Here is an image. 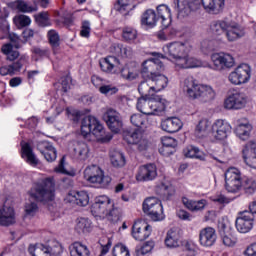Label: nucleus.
Wrapping results in <instances>:
<instances>
[{
	"label": "nucleus",
	"mask_w": 256,
	"mask_h": 256,
	"mask_svg": "<svg viewBox=\"0 0 256 256\" xmlns=\"http://www.w3.org/2000/svg\"><path fill=\"white\" fill-rule=\"evenodd\" d=\"M251 131H253V126L249 123L239 124L235 128L236 135L241 138L243 141L249 139V135H251Z\"/></svg>",
	"instance_id": "nucleus-46"
},
{
	"label": "nucleus",
	"mask_w": 256,
	"mask_h": 256,
	"mask_svg": "<svg viewBox=\"0 0 256 256\" xmlns=\"http://www.w3.org/2000/svg\"><path fill=\"white\" fill-rule=\"evenodd\" d=\"M162 147H176L177 148V140L173 137L164 136L161 138Z\"/></svg>",
	"instance_id": "nucleus-62"
},
{
	"label": "nucleus",
	"mask_w": 256,
	"mask_h": 256,
	"mask_svg": "<svg viewBox=\"0 0 256 256\" xmlns=\"http://www.w3.org/2000/svg\"><path fill=\"white\" fill-rule=\"evenodd\" d=\"M157 13L153 9L146 10L141 18V24L146 25V27H155L157 25Z\"/></svg>",
	"instance_id": "nucleus-38"
},
{
	"label": "nucleus",
	"mask_w": 256,
	"mask_h": 256,
	"mask_svg": "<svg viewBox=\"0 0 256 256\" xmlns=\"http://www.w3.org/2000/svg\"><path fill=\"white\" fill-rule=\"evenodd\" d=\"M93 229V223L89 218H78L76 220L75 231L81 235V233H91Z\"/></svg>",
	"instance_id": "nucleus-40"
},
{
	"label": "nucleus",
	"mask_w": 256,
	"mask_h": 256,
	"mask_svg": "<svg viewBox=\"0 0 256 256\" xmlns=\"http://www.w3.org/2000/svg\"><path fill=\"white\" fill-rule=\"evenodd\" d=\"M115 63H119V60L115 56H108L100 61V69L104 73H111L115 67Z\"/></svg>",
	"instance_id": "nucleus-42"
},
{
	"label": "nucleus",
	"mask_w": 256,
	"mask_h": 256,
	"mask_svg": "<svg viewBox=\"0 0 256 256\" xmlns=\"http://www.w3.org/2000/svg\"><path fill=\"white\" fill-rule=\"evenodd\" d=\"M181 69H193L195 67H201V62L193 57H188L187 54L180 59L177 63Z\"/></svg>",
	"instance_id": "nucleus-41"
},
{
	"label": "nucleus",
	"mask_w": 256,
	"mask_h": 256,
	"mask_svg": "<svg viewBox=\"0 0 256 256\" xmlns=\"http://www.w3.org/2000/svg\"><path fill=\"white\" fill-rule=\"evenodd\" d=\"M155 177H157V166L155 164L141 166L136 175L137 181H153Z\"/></svg>",
	"instance_id": "nucleus-26"
},
{
	"label": "nucleus",
	"mask_w": 256,
	"mask_h": 256,
	"mask_svg": "<svg viewBox=\"0 0 256 256\" xmlns=\"http://www.w3.org/2000/svg\"><path fill=\"white\" fill-rule=\"evenodd\" d=\"M251 79V67L248 64H240L228 76V81L232 85H243Z\"/></svg>",
	"instance_id": "nucleus-9"
},
{
	"label": "nucleus",
	"mask_w": 256,
	"mask_h": 256,
	"mask_svg": "<svg viewBox=\"0 0 256 256\" xmlns=\"http://www.w3.org/2000/svg\"><path fill=\"white\" fill-rule=\"evenodd\" d=\"M212 62L217 71H223V69H231L235 66V58L231 54L227 53H215L211 56Z\"/></svg>",
	"instance_id": "nucleus-17"
},
{
	"label": "nucleus",
	"mask_w": 256,
	"mask_h": 256,
	"mask_svg": "<svg viewBox=\"0 0 256 256\" xmlns=\"http://www.w3.org/2000/svg\"><path fill=\"white\" fill-rule=\"evenodd\" d=\"M176 149V147L162 146L159 149V153L164 155V157H169V155H173V153H175Z\"/></svg>",
	"instance_id": "nucleus-64"
},
{
	"label": "nucleus",
	"mask_w": 256,
	"mask_h": 256,
	"mask_svg": "<svg viewBox=\"0 0 256 256\" xmlns=\"http://www.w3.org/2000/svg\"><path fill=\"white\" fill-rule=\"evenodd\" d=\"M242 158L248 167L256 169V141H250L244 145Z\"/></svg>",
	"instance_id": "nucleus-20"
},
{
	"label": "nucleus",
	"mask_w": 256,
	"mask_h": 256,
	"mask_svg": "<svg viewBox=\"0 0 256 256\" xmlns=\"http://www.w3.org/2000/svg\"><path fill=\"white\" fill-rule=\"evenodd\" d=\"M122 37L126 41H135V39H137V30L132 27H124L122 30Z\"/></svg>",
	"instance_id": "nucleus-54"
},
{
	"label": "nucleus",
	"mask_w": 256,
	"mask_h": 256,
	"mask_svg": "<svg viewBox=\"0 0 256 256\" xmlns=\"http://www.w3.org/2000/svg\"><path fill=\"white\" fill-rule=\"evenodd\" d=\"M210 29L216 37L225 35L228 41H237L245 35L239 24L227 20H218L211 23Z\"/></svg>",
	"instance_id": "nucleus-4"
},
{
	"label": "nucleus",
	"mask_w": 256,
	"mask_h": 256,
	"mask_svg": "<svg viewBox=\"0 0 256 256\" xmlns=\"http://www.w3.org/2000/svg\"><path fill=\"white\" fill-rule=\"evenodd\" d=\"M10 45L15 49H21L23 45H25V41H23L19 36L15 33L9 34Z\"/></svg>",
	"instance_id": "nucleus-58"
},
{
	"label": "nucleus",
	"mask_w": 256,
	"mask_h": 256,
	"mask_svg": "<svg viewBox=\"0 0 256 256\" xmlns=\"http://www.w3.org/2000/svg\"><path fill=\"white\" fill-rule=\"evenodd\" d=\"M115 9L119 11V13H122V15H129V11H133L135 6L131 5V0H117Z\"/></svg>",
	"instance_id": "nucleus-48"
},
{
	"label": "nucleus",
	"mask_w": 256,
	"mask_h": 256,
	"mask_svg": "<svg viewBox=\"0 0 256 256\" xmlns=\"http://www.w3.org/2000/svg\"><path fill=\"white\" fill-rule=\"evenodd\" d=\"M84 179L100 189H107L111 185V177L105 176L103 170L97 165L86 167L84 170Z\"/></svg>",
	"instance_id": "nucleus-6"
},
{
	"label": "nucleus",
	"mask_w": 256,
	"mask_h": 256,
	"mask_svg": "<svg viewBox=\"0 0 256 256\" xmlns=\"http://www.w3.org/2000/svg\"><path fill=\"white\" fill-rule=\"evenodd\" d=\"M65 201L79 207H87L89 205V194L85 191H72L66 196Z\"/></svg>",
	"instance_id": "nucleus-25"
},
{
	"label": "nucleus",
	"mask_w": 256,
	"mask_h": 256,
	"mask_svg": "<svg viewBox=\"0 0 256 256\" xmlns=\"http://www.w3.org/2000/svg\"><path fill=\"white\" fill-rule=\"evenodd\" d=\"M36 149L43 155L48 163H53V161L57 159V149L48 141L38 142Z\"/></svg>",
	"instance_id": "nucleus-22"
},
{
	"label": "nucleus",
	"mask_w": 256,
	"mask_h": 256,
	"mask_svg": "<svg viewBox=\"0 0 256 256\" xmlns=\"http://www.w3.org/2000/svg\"><path fill=\"white\" fill-rule=\"evenodd\" d=\"M241 172L237 168H230L225 173V187L228 193H237L241 190Z\"/></svg>",
	"instance_id": "nucleus-10"
},
{
	"label": "nucleus",
	"mask_w": 256,
	"mask_h": 256,
	"mask_svg": "<svg viewBox=\"0 0 256 256\" xmlns=\"http://www.w3.org/2000/svg\"><path fill=\"white\" fill-rule=\"evenodd\" d=\"M48 39L49 43L52 47V49H59V45H61L60 38H59V33L55 30H50L48 31Z\"/></svg>",
	"instance_id": "nucleus-53"
},
{
	"label": "nucleus",
	"mask_w": 256,
	"mask_h": 256,
	"mask_svg": "<svg viewBox=\"0 0 256 256\" xmlns=\"http://www.w3.org/2000/svg\"><path fill=\"white\" fill-rule=\"evenodd\" d=\"M155 192L163 201H169L175 195V187L162 183L156 187Z\"/></svg>",
	"instance_id": "nucleus-34"
},
{
	"label": "nucleus",
	"mask_w": 256,
	"mask_h": 256,
	"mask_svg": "<svg viewBox=\"0 0 256 256\" xmlns=\"http://www.w3.org/2000/svg\"><path fill=\"white\" fill-rule=\"evenodd\" d=\"M112 204L111 199L106 195L98 196L94 199V203L92 204V213H95V215H107Z\"/></svg>",
	"instance_id": "nucleus-19"
},
{
	"label": "nucleus",
	"mask_w": 256,
	"mask_h": 256,
	"mask_svg": "<svg viewBox=\"0 0 256 256\" xmlns=\"http://www.w3.org/2000/svg\"><path fill=\"white\" fill-rule=\"evenodd\" d=\"M123 139L128 143V145H135L143 139V133L139 129L124 130Z\"/></svg>",
	"instance_id": "nucleus-35"
},
{
	"label": "nucleus",
	"mask_w": 256,
	"mask_h": 256,
	"mask_svg": "<svg viewBox=\"0 0 256 256\" xmlns=\"http://www.w3.org/2000/svg\"><path fill=\"white\" fill-rule=\"evenodd\" d=\"M94 135L99 143H109L113 139V135L105 133L103 124L93 116L83 118L81 123V134L87 137L89 134Z\"/></svg>",
	"instance_id": "nucleus-3"
},
{
	"label": "nucleus",
	"mask_w": 256,
	"mask_h": 256,
	"mask_svg": "<svg viewBox=\"0 0 256 256\" xmlns=\"http://www.w3.org/2000/svg\"><path fill=\"white\" fill-rule=\"evenodd\" d=\"M0 225L2 227H10L15 225V210L13 207L4 206L0 209Z\"/></svg>",
	"instance_id": "nucleus-32"
},
{
	"label": "nucleus",
	"mask_w": 256,
	"mask_h": 256,
	"mask_svg": "<svg viewBox=\"0 0 256 256\" xmlns=\"http://www.w3.org/2000/svg\"><path fill=\"white\" fill-rule=\"evenodd\" d=\"M71 153L77 161H87L89 159V146L85 142L75 141L72 143Z\"/></svg>",
	"instance_id": "nucleus-24"
},
{
	"label": "nucleus",
	"mask_w": 256,
	"mask_h": 256,
	"mask_svg": "<svg viewBox=\"0 0 256 256\" xmlns=\"http://www.w3.org/2000/svg\"><path fill=\"white\" fill-rule=\"evenodd\" d=\"M28 59L29 58H27V56L23 55L16 62L8 66H2L0 68V75L3 77H5V75H15V73L21 71L23 65L27 63Z\"/></svg>",
	"instance_id": "nucleus-27"
},
{
	"label": "nucleus",
	"mask_w": 256,
	"mask_h": 256,
	"mask_svg": "<svg viewBox=\"0 0 256 256\" xmlns=\"http://www.w3.org/2000/svg\"><path fill=\"white\" fill-rule=\"evenodd\" d=\"M167 101L159 96L140 97L136 107L143 115H159L167 109Z\"/></svg>",
	"instance_id": "nucleus-5"
},
{
	"label": "nucleus",
	"mask_w": 256,
	"mask_h": 256,
	"mask_svg": "<svg viewBox=\"0 0 256 256\" xmlns=\"http://www.w3.org/2000/svg\"><path fill=\"white\" fill-rule=\"evenodd\" d=\"M161 127L166 133H177L181 131L183 122L178 117H170L161 122Z\"/></svg>",
	"instance_id": "nucleus-31"
},
{
	"label": "nucleus",
	"mask_w": 256,
	"mask_h": 256,
	"mask_svg": "<svg viewBox=\"0 0 256 256\" xmlns=\"http://www.w3.org/2000/svg\"><path fill=\"white\" fill-rule=\"evenodd\" d=\"M231 133V125L225 120L218 119L212 125V135L216 141H225Z\"/></svg>",
	"instance_id": "nucleus-18"
},
{
	"label": "nucleus",
	"mask_w": 256,
	"mask_h": 256,
	"mask_svg": "<svg viewBox=\"0 0 256 256\" xmlns=\"http://www.w3.org/2000/svg\"><path fill=\"white\" fill-rule=\"evenodd\" d=\"M39 211V206L35 202L25 204V213L27 217H35Z\"/></svg>",
	"instance_id": "nucleus-55"
},
{
	"label": "nucleus",
	"mask_w": 256,
	"mask_h": 256,
	"mask_svg": "<svg viewBox=\"0 0 256 256\" xmlns=\"http://www.w3.org/2000/svg\"><path fill=\"white\" fill-rule=\"evenodd\" d=\"M163 69V62L159 58H151L142 63L141 76L151 80Z\"/></svg>",
	"instance_id": "nucleus-11"
},
{
	"label": "nucleus",
	"mask_w": 256,
	"mask_h": 256,
	"mask_svg": "<svg viewBox=\"0 0 256 256\" xmlns=\"http://www.w3.org/2000/svg\"><path fill=\"white\" fill-rule=\"evenodd\" d=\"M241 189L244 190L246 195H253L256 191V181L253 178H246L242 182Z\"/></svg>",
	"instance_id": "nucleus-49"
},
{
	"label": "nucleus",
	"mask_w": 256,
	"mask_h": 256,
	"mask_svg": "<svg viewBox=\"0 0 256 256\" xmlns=\"http://www.w3.org/2000/svg\"><path fill=\"white\" fill-rule=\"evenodd\" d=\"M35 22L39 27H49L51 22L49 21V13L40 12L34 16Z\"/></svg>",
	"instance_id": "nucleus-51"
},
{
	"label": "nucleus",
	"mask_w": 256,
	"mask_h": 256,
	"mask_svg": "<svg viewBox=\"0 0 256 256\" xmlns=\"http://www.w3.org/2000/svg\"><path fill=\"white\" fill-rule=\"evenodd\" d=\"M181 242V233H179V230L175 228L168 230L164 240L166 247L176 249V247H180Z\"/></svg>",
	"instance_id": "nucleus-33"
},
{
	"label": "nucleus",
	"mask_w": 256,
	"mask_h": 256,
	"mask_svg": "<svg viewBox=\"0 0 256 256\" xmlns=\"http://www.w3.org/2000/svg\"><path fill=\"white\" fill-rule=\"evenodd\" d=\"M143 212L151 221H163L165 213H163V204L156 197L146 198L142 204Z\"/></svg>",
	"instance_id": "nucleus-7"
},
{
	"label": "nucleus",
	"mask_w": 256,
	"mask_h": 256,
	"mask_svg": "<svg viewBox=\"0 0 256 256\" xmlns=\"http://www.w3.org/2000/svg\"><path fill=\"white\" fill-rule=\"evenodd\" d=\"M173 5L178 19H185L191 15V11H197L201 7V0H174Z\"/></svg>",
	"instance_id": "nucleus-8"
},
{
	"label": "nucleus",
	"mask_w": 256,
	"mask_h": 256,
	"mask_svg": "<svg viewBox=\"0 0 256 256\" xmlns=\"http://www.w3.org/2000/svg\"><path fill=\"white\" fill-rule=\"evenodd\" d=\"M103 120L112 131V133H119L123 128V118L117 110L109 108L103 115Z\"/></svg>",
	"instance_id": "nucleus-12"
},
{
	"label": "nucleus",
	"mask_w": 256,
	"mask_h": 256,
	"mask_svg": "<svg viewBox=\"0 0 256 256\" xmlns=\"http://www.w3.org/2000/svg\"><path fill=\"white\" fill-rule=\"evenodd\" d=\"M99 91L102 95H115L119 91V88L113 85H103L99 87Z\"/></svg>",
	"instance_id": "nucleus-60"
},
{
	"label": "nucleus",
	"mask_w": 256,
	"mask_h": 256,
	"mask_svg": "<svg viewBox=\"0 0 256 256\" xmlns=\"http://www.w3.org/2000/svg\"><path fill=\"white\" fill-rule=\"evenodd\" d=\"M147 118H145V114H133L130 117V122L134 127L140 128L142 125H145V121Z\"/></svg>",
	"instance_id": "nucleus-57"
},
{
	"label": "nucleus",
	"mask_w": 256,
	"mask_h": 256,
	"mask_svg": "<svg viewBox=\"0 0 256 256\" xmlns=\"http://www.w3.org/2000/svg\"><path fill=\"white\" fill-rule=\"evenodd\" d=\"M157 37L160 41H169V39L177 37V29L169 26H162V30L158 32Z\"/></svg>",
	"instance_id": "nucleus-44"
},
{
	"label": "nucleus",
	"mask_w": 256,
	"mask_h": 256,
	"mask_svg": "<svg viewBox=\"0 0 256 256\" xmlns=\"http://www.w3.org/2000/svg\"><path fill=\"white\" fill-rule=\"evenodd\" d=\"M163 52L171 59H175L177 65L187 55V46L182 42H172L163 47Z\"/></svg>",
	"instance_id": "nucleus-14"
},
{
	"label": "nucleus",
	"mask_w": 256,
	"mask_h": 256,
	"mask_svg": "<svg viewBox=\"0 0 256 256\" xmlns=\"http://www.w3.org/2000/svg\"><path fill=\"white\" fill-rule=\"evenodd\" d=\"M199 243L202 247H213L217 243V232L213 227H206L199 232Z\"/></svg>",
	"instance_id": "nucleus-21"
},
{
	"label": "nucleus",
	"mask_w": 256,
	"mask_h": 256,
	"mask_svg": "<svg viewBox=\"0 0 256 256\" xmlns=\"http://www.w3.org/2000/svg\"><path fill=\"white\" fill-rule=\"evenodd\" d=\"M120 75L123 79H127L128 81H133V79H135V74L129 70V67H123L120 70Z\"/></svg>",
	"instance_id": "nucleus-63"
},
{
	"label": "nucleus",
	"mask_w": 256,
	"mask_h": 256,
	"mask_svg": "<svg viewBox=\"0 0 256 256\" xmlns=\"http://www.w3.org/2000/svg\"><path fill=\"white\" fill-rule=\"evenodd\" d=\"M153 251V242H146L143 246L136 249V256H145Z\"/></svg>",
	"instance_id": "nucleus-59"
},
{
	"label": "nucleus",
	"mask_w": 256,
	"mask_h": 256,
	"mask_svg": "<svg viewBox=\"0 0 256 256\" xmlns=\"http://www.w3.org/2000/svg\"><path fill=\"white\" fill-rule=\"evenodd\" d=\"M71 256H89L91 252L86 245L81 242H74L70 251Z\"/></svg>",
	"instance_id": "nucleus-45"
},
{
	"label": "nucleus",
	"mask_w": 256,
	"mask_h": 256,
	"mask_svg": "<svg viewBox=\"0 0 256 256\" xmlns=\"http://www.w3.org/2000/svg\"><path fill=\"white\" fill-rule=\"evenodd\" d=\"M31 199H34L37 203L47 205L55 199V178L47 177L41 179L29 191Z\"/></svg>",
	"instance_id": "nucleus-2"
},
{
	"label": "nucleus",
	"mask_w": 256,
	"mask_h": 256,
	"mask_svg": "<svg viewBox=\"0 0 256 256\" xmlns=\"http://www.w3.org/2000/svg\"><path fill=\"white\" fill-rule=\"evenodd\" d=\"M81 37L89 38L91 35V23L89 21H84L81 26L80 31Z\"/></svg>",
	"instance_id": "nucleus-61"
},
{
	"label": "nucleus",
	"mask_w": 256,
	"mask_h": 256,
	"mask_svg": "<svg viewBox=\"0 0 256 256\" xmlns=\"http://www.w3.org/2000/svg\"><path fill=\"white\" fill-rule=\"evenodd\" d=\"M150 81L152 82V85L154 86L155 93H157L159 91H163V89H165V87H167V85L169 84V78H167V76H165L159 72L155 76L150 78Z\"/></svg>",
	"instance_id": "nucleus-36"
},
{
	"label": "nucleus",
	"mask_w": 256,
	"mask_h": 256,
	"mask_svg": "<svg viewBox=\"0 0 256 256\" xmlns=\"http://www.w3.org/2000/svg\"><path fill=\"white\" fill-rule=\"evenodd\" d=\"M201 3L205 11L211 15H219L225 9V0H201Z\"/></svg>",
	"instance_id": "nucleus-28"
},
{
	"label": "nucleus",
	"mask_w": 256,
	"mask_h": 256,
	"mask_svg": "<svg viewBox=\"0 0 256 256\" xmlns=\"http://www.w3.org/2000/svg\"><path fill=\"white\" fill-rule=\"evenodd\" d=\"M21 157L22 159H25L26 163L31 165V167H37L39 165V159L35 156L33 148L29 143L21 142Z\"/></svg>",
	"instance_id": "nucleus-29"
},
{
	"label": "nucleus",
	"mask_w": 256,
	"mask_h": 256,
	"mask_svg": "<svg viewBox=\"0 0 256 256\" xmlns=\"http://www.w3.org/2000/svg\"><path fill=\"white\" fill-rule=\"evenodd\" d=\"M255 218L253 213L249 210H245L238 213V217L235 221V227L239 233H249L253 229Z\"/></svg>",
	"instance_id": "nucleus-13"
},
{
	"label": "nucleus",
	"mask_w": 256,
	"mask_h": 256,
	"mask_svg": "<svg viewBox=\"0 0 256 256\" xmlns=\"http://www.w3.org/2000/svg\"><path fill=\"white\" fill-rule=\"evenodd\" d=\"M132 235L136 241H145L151 235V225L135 222L132 226Z\"/></svg>",
	"instance_id": "nucleus-23"
},
{
	"label": "nucleus",
	"mask_w": 256,
	"mask_h": 256,
	"mask_svg": "<svg viewBox=\"0 0 256 256\" xmlns=\"http://www.w3.org/2000/svg\"><path fill=\"white\" fill-rule=\"evenodd\" d=\"M184 91L186 96L192 101L197 99L202 103H209L215 99V90L209 85L197 84L193 77H188L184 80Z\"/></svg>",
	"instance_id": "nucleus-1"
},
{
	"label": "nucleus",
	"mask_w": 256,
	"mask_h": 256,
	"mask_svg": "<svg viewBox=\"0 0 256 256\" xmlns=\"http://www.w3.org/2000/svg\"><path fill=\"white\" fill-rule=\"evenodd\" d=\"M182 203L190 211H199V210L203 209V207H205V204L203 203V201L188 200L185 197L182 198Z\"/></svg>",
	"instance_id": "nucleus-50"
},
{
	"label": "nucleus",
	"mask_w": 256,
	"mask_h": 256,
	"mask_svg": "<svg viewBox=\"0 0 256 256\" xmlns=\"http://www.w3.org/2000/svg\"><path fill=\"white\" fill-rule=\"evenodd\" d=\"M218 233L225 247H235L237 244V236H235V232L231 226H227L224 221L219 222Z\"/></svg>",
	"instance_id": "nucleus-16"
},
{
	"label": "nucleus",
	"mask_w": 256,
	"mask_h": 256,
	"mask_svg": "<svg viewBox=\"0 0 256 256\" xmlns=\"http://www.w3.org/2000/svg\"><path fill=\"white\" fill-rule=\"evenodd\" d=\"M185 157H190L191 159H198L199 161H205V153H203L199 148L195 146H188L185 150Z\"/></svg>",
	"instance_id": "nucleus-47"
},
{
	"label": "nucleus",
	"mask_w": 256,
	"mask_h": 256,
	"mask_svg": "<svg viewBox=\"0 0 256 256\" xmlns=\"http://www.w3.org/2000/svg\"><path fill=\"white\" fill-rule=\"evenodd\" d=\"M156 17L161 19L162 27H170L173 21L171 9L165 4H160L156 8Z\"/></svg>",
	"instance_id": "nucleus-30"
},
{
	"label": "nucleus",
	"mask_w": 256,
	"mask_h": 256,
	"mask_svg": "<svg viewBox=\"0 0 256 256\" xmlns=\"http://www.w3.org/2000/svg\"><path fill=\"white\" fill-rule=\"evenodd\" d=\"M245 105H247V95L237 90L230 93L224 102L225 109L239 110L243 109Z\"/></svg>",
	"instance_id": "nucleus-15"
},
{
	"label": "nucleus",
	"mask_w": 256,
	"mask_h": 256,
	"mask_svg": "<svg viewBox=\"0 0 256 256\" xmlns=\"http://www.w3.org/2000/svg\"><path fill=\"white\" fill-rule=\"evenodd\" d=\"M111 208L108 209V219L111 223H117L121 220V208L115 207V204H111Z\"/></svg>",
	"instance_id": "nucleus-52"
},
{
	"label": "nucleus",
	"mask_w": 256,
	"mask_h": 256,
	"mask_svg": "<svg viewBox=\"0 0 256 256\" xmlns=\"http://www.w3.org/2000/svg\"><path fill=\"white\" fill-rule=\"evenodd\" d=\"M113 256H131L129 254V249L123 244H117L114 246L112 250Z\"/></svg>",
	"instance_id": "nucleus-56"
},
{
	"label": "nucleus",
	"mask_w": 256,
	"mask_h": 256,
	"mask_svg": "<svg viewBox=\"0 0 256 256\" xmlns=\"http://www.w3.org/2000/svg\"><path fill=\"white\" fill-rule=\"evenodd\" d=\"M141 97H155V86L149 79H145L138 86Z\"/></svg>",
	"instance_id": "nucleus-37"
},
{
	"label": "nucleus",
	"mask_w": 256,
	"mask_h": 256,
	"mask_svg": "<svg viewBox=\"0 0 256 256\" xmlns=\"http://www.w3.org/2000/svg\"><path fill=\"white\" fill-rule=\"evenodd\" d=\"M28 252L32 256H51V247L44 244L30 245Z\"/></svg>",
	"instance_id": "nucleus-39"
},
{
	"label": "nucleus",
	"mask_w": 256,
	"mask_h": 256,
	"mask_svg": "<svg viewBox=\"0 0 256 256\" xmlns=\"http://www.w3.org/2000/svg\"><path fill=\"white\" fill-rule=\"evenodd\" d=\"M110 161L111 165H113L116 169H121V167H125V155L119 151L110 152Z\"/></svg>",
	"instance_id": "nucleus-43"
}]
</instances>
